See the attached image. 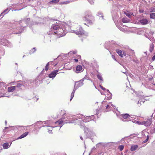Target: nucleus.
<instances>
[{
    "label": "nucleus",
    "instance_id": "nucleus-20",
    "mask_svg": "<svg viewBox=\"0 0 155 155\" xmlns=\"http://www.w3.org/2000/svg\"><path fill=\"white\" fill-rule=\"evenodd\" d=\"M43 122L44 123V124L45 125V126L46 127H50V125L52 124L50 120L45 121Z\"/></svg>",
    "mask_w": 155,
    "mask_h": 155
},
{
    "label": "nucleus",
    "instance_id": "nucleus-38",
    "mask_svg": "<svg viewBox=\"0 0 155 155\" xmlns=\"http://www.w3.org/2000/svg\"><path fill=\"white\" fill-rule=\"evenodd\" d=\"M124 148V146L123 145H120L118 147V148L120 150L122 151L123 150Z\"/></svg>",
    "mask_w": 155,
    "mask_h": 155
},
{
    "label": "nucleus",
    "instance_id": "nucleus-1",
    "mask_svg": "<svg viewBox=\"0 0 155 155\" xmlns=\"http://www.w3.org/2000/svg\"><path fill=\"white\" fill-rule=\"evenodd\" d=\"M80 116H76L75 117H72L71 118V117H67V120H64L65 119V118L63 117L61 119L62 120H61L58 121L56 122L55 123L56 124H58L59 125L62 124V125L60 126V129L62 127L63 125L67 123H74V121L77 120L78 118H81L83 120V121L86 122L89 121L91 120H93L94 121V115H91L89 116H87L86 117H83L81 115H80Z\"/></svg>",
    "mask_w": 155,
    "mask_h": 155
},
{
    "label": "nucleus",
    "instance_id": "nucleus-61",
    "mask_svg": "<svg viewBox=\"0 0 155 155\" xmlns=\"http://www.w3.org/2000/svg\"><path fill=\"white\" fill-rule=\"evenodd\" d=\"M145 36L147 38H148H148H149V37L147 36V35H145Z\"/></svg>",
    "mask_w": 155,
    "mask_h": 155
},
{
    "label": "nucleus",
    "instance_id": "nucleus-54",
    "mask_svg": "<svg viewBox=\"0 0 155 155\" xmlns=\"http://www.w3.org/2000/svg\"><path fill=\"white\" fill-rule=\"evenodd\" d=\"M48 66H46L45 67V70L46 71H47V70H48Z\"/></svg>",
    "mask_w": 155,
    "mask_h": 155
},
{
    "label": "nucleus",
    "instance_id": "nucleus-51",
    "mask_svg": "<svg viewBox=\"0 0 155 155\" xmlns=\"http://www.w3.org/2000/svg\"><path fill=\"white\" fill-rule=\"evenodd\" d=\"M148 39H149L151 41H152L153 40V38L152 37H149V38H148Z\"/></svg>",
    "mask_w": 155,
    "mask_h": 155
},
{
    "label": "nucleus",
    "instance_id": "nucleus-7",
    "mask_svg": "<svg viewBox=\"0 0 155 155\" xmlns=\"http://www.w3.org/2000/svg\"><path fill=\"white\" fill-rule=\"evenodd\" d=\"M143 138H145L147 137L146 139L143 142V143H146L149 140L150 135L149 133L145 130H143L142 133Z\"/></svg>",
    "mask_w": 155,
    "mask_h": 155
},
{
    "label": "nucleus",
    "instance_id": "nucleus-37",
    "mask_svg": "<svg viewBox=\"0 0 155 155\" xmlns=\"http://www.w3.org/2000/svg\"><path fill=\"white\" fill-rule=\"evenodd\" d=\"M111 43L112 44H113L116 47H117V46H118V45L117 44L116 42H114L113 41H112L111 42Z\"/></svg>",
    "mask_w": 155,
    "mask_h": 155
},
{
    "label": "nucleus",
    "instance_id": "nucleus-52",
    "mask_svg": "<svg viewBox=\"0 0 155 155\" xmlns=\"http://www.w3.org/2000/svg\"><path fill=\"white\" fill-rule=\"evenodd\" d=\"M36 51V49L35 48H33L32 49H31V51H32V53H33Z\"/></svg>",
    "mask_w": 155,
    "mask_h": 155
},
{
    "label": "nucleus",
    "instance_id": "nucleus-56",
    "mask_svg": "<svg viewBox=\"0 0 155 155\" xmlns=\"http://www.w3.org/2000/svg\"><path fill=\"white\" fill-rule=\"evenodd\" d=\"M74 60L75 62H77L78 61V60L77 59H74Z\"/></svg>",
    "mask_w": 155,
    "mask_h": 155
},
{
    "label": "nucleus",
    "instance_id": "nucleus-2",
    "mask_svg": "<svg viewBox=\"0 0 155 155\" xmlns=\"http://www.w3.org/2000/svg\"><path fill=\"white\" fill-rule=\"evenodd\" d=\"M70 27L68 25L65 23L60 24V26L57 31H52L51 34H56L59 35V37L65 35L68 32L70 31Z\"/></svg>",
    "mask_w": 155,
    "mask_h": 155
},
{
    "label": "nucleus",
    "instance_id": "nucleus-45",
    "mask_svg": "<svg viewBox=\"0 0 155 155\" xmlns=\"http://www.w3.org/2000/svg\"><path fill=\"white\" fill-rule=\"evenodd\" d=\"M41 122L40 121H38L35 124L36 125H37L38 126H39V125H38V124H41Z\"/></svg>",
    "mask_w": 155,
    "mask_h": 155
},
{
    "label": "nucleus",
    "instance_id": "nucleus-14",
    "mask_svg": "<svg viewBox=\"0 0 155 155\" xmlns=\"http://www.w3.org/2000/svg\"><path fill=\"white\" fill-rule=\"evenodd\" d=\"M76 53V52L75 51H71L69 53H68V54H63L61 55H59L58 57H60L61 56H62L63 57L64 56L65 57L66 56L67 57L68 55H70V56L71 54H75Z\"/></svg>",
    "mask_w": 155,
    "mask_h": 155
},
{
    "label": "nucleus",
    "instance_id": "nucleus-15",
    "mask_svg": "<svg viewBox=\"0 0 155 155\" xmlns=\"http://www.w3.org/2000/svg\"><path fill=\"white\" fill-rule=\"evenodd\" d=\"M140 22L141 24L146 25L148 23V21L146 19L143 18L140 20Z\"/></svg>",
    "mask_w": 155,
    "mask_h": 155
},
{
    "label": "nucleus",
    "instance_id": "nucleus-13",
    "mask_svg": "<svg viewBox=\"0 0 155 155\" xmlns=\"http://www.w3.org/2000/svg\"><path fill=\"white\" fill-rule=\"evenodd\" d=\"M58 71L57 70L52 71L49 74L48 77L50 78H54L56 76Z\"/></svg>",
    "mask_w": 155,
    "mask_h": 155
},
{
    "label": "nucleus",
    "instance_id": "nucleus-29",
    "mask_svg": "<svg viewBox=\"0 0 155 155\" xmlns=\"http://www.w3.org/2000/svg\"><path fill=\"white\" fill-rule=\"evenodd\" d=\"M8 8L6 9L1 14V15H0V17H1V16H3L5 14H6L7 13H8Z\"/></svg>",
    "mask_w": 155,
    "mask_h": 155
},
{
    "label": "nucleus",
    "instance_id": "nucleus-64",
    "mask_svg": "<svg viewBox=\"0 0 155 155\" xmlns=\"http://www.w3.org/2000/svg\"><path fill=\"white\" fill-rule=\"evenodd\" d=\"M44 71V69H43V70H42V71H41V74H43V72Z\"/></svg>",
    "mask_w": 155,
    "mask_h": 155
},
{
    "label": "nucleus",
    "instance_id": "nucleus-25",
    "mask_svg": "<svg viewBox=\"0 0 155 155\" xmlns=\"http://www.w3.org/2000/svg\"><path fill=\"white\" fill-rule=\"evenodd\" d=\"M106 109H111V108L113 107V105L111 103H109V104L106 106Z\"/></svg>",
    "mask_w": 155,
    "mask_h": 155
},
{
    "label": "nucleus",
    "instance_id": "nucleus-26",
    "mask_svg": "<svg viewBox=\"0 0 155 155\" xmlns=\"http://www.w3.org/2000/svg\"><path fill=\"white\" fill-rule=\"evenodd\" d=\"M97 16H99L100 17V19H103V13L101 12H98L97 14Z\"/></svg>",
    "mask_w": 155,
    "mask_h": 155
},
{
    "label": "nucleus",
    "instance_id": "nucleus-62",
    "mask_svg": "<svg viewBox=\"0 0 155 155\" xmlns=\"http://www.w3.org/2000/svg\"><path fill=\"white\" fill-rule=\"evenodd\" d=\"M154 131L155 132V125L153 127Z\"/></svg>",
    "mask_w": 155,
    "mask_h": 155
},
{
    "label": "nucleus",
    "instance_id": "nucleus-16",
    "mask_svg": "<svg viewBox=\"0 0 155 155\" xmlns=\"http://www.w3.org/2000/svg\"><path fill=\"white\" fill-rule=\"evenodd\" d=\"M82 67L81 65H78L76 67V72L77 73H79L80 72L82 71Z\"/></svg>",
    "mask_w": 155,
    "mask_h": 155
},
{
    "label": "nucleus",
    "instance_id": "nucleus-4",
    "mask_svg": "<svg viewBox=\"0 0 155 155\" xmlns=\"http://www.w3.org/2000/svg\"><path fill=\"white\" fill-rule=\"evenodd\" d=\"M85 78V77L78 81L75 82L73 90L71 94L70 101L72 100L74 97L75 92L77 88L83 85V82Z\"/></svg>",
    "mask_w": 155,
    "mask_h": 155
},
{
    "label": "nucleus",
    "instance_id": "nucleus-31",
    "mask_svg": "<svg viewBox=\"0 0 155 155\" xmlns=\"http://www.w3.org/2000/svg\"><path fill=\"white\" fill-rule=\"evenodd\" d=\"M150 18L155 19V13H151L150 14Z\"/></svg>",
    "mask_w": 155,
    "mask_h": 155
},
{
    "label": "nucleus",
    "instance_id": "nucleus-43",
    "mask_svg": "<svg viewBox=\"0 0 155 155\" xmlns=\"http://www.w3.org/2000/svg\"><path fill=\"white\" fill-rule=\"evenodd\" d=\"M84 132H85V133H88V128L86 127H84Z\"/></svg>",
    "mask_w": 155,
    "mask_h": 155
},
{
    "label": "nucleus",
    "instance_id": "nucleus-50",
    "mask_svg": "<svg viewBox=\"0 0 155 155\" xmlns=\"http://www.w3.org/2000/svg\"><path fill=\"white\" fill-rule=\"evenodd\" d=\"M48 132L49 133L51 134L52 133V129H51V130H50L49 129H48Z\"/></svg>",
    "mask_w": 155,
    "mask_h": 155
},
{
    "label": "nucleus",
    "instance_id": "nucleus-63",
    "mask_svg": "<svg viewBox=\"0 0 155 155\" xmlns=\"http://www.w3.org/2000/svg\"><path fill=\"white\" fill-rule=\"evenodd\" d=\"M152 78H149V79L150 81L152 79Z\"/></svg>",
    "mask_w": 155,
    "mask_h": 155
},
{
    "label": "nucleus",
    "instance_id": "nucleus-11",
    "mask_svg": "<svg viewBox=\"0 0 155 155\" xmlns=\"http://www.w3.org/2000/svg\"><path fill=\"white\" fill-rule=\"evenodd\" d=\"M59 26H60V24L58 25V24H57L56 25L53 24L51 26V32L50 33H48V34H51V33H52V31H55L56 30V31H57L58 28H59Z\"/></svg>",
    "mask_w": 155,
    "mask_h": 155
},
{
    "label": "nucleus",
    "instance_id": "nucleus-6",
    "mask_svg": "<svg viewBox=\"0 0 155 155\" xmlns=\"http://www.w3.org/2000/svg\"><path fill=\"white\" fill-rule=\"evenodd\" d=\"M24 127V126H23L17 125L15 126H10L9 127H5L3 130V131L4 132H6L5 130L7 129H8V131H10L11 130H16L17 129L21 130V128Z\"/></svg>",
    "mask_w": 155,
    "mask_h": 155
},
{
    "label": "nucleus",
    "instance_id": "nucleus-27",
    "mask_svg": "<svg viewBox=\"0 0 155 155\" xmlns=\"http://www.w3.org/2000/svg\"><path fill=\"white\" fill-rule=\"evenodd\" d=\"M154 49V45L153 44L150 45L149 51L151 53L152 52Z\"/></svg>",
    "mask_w": 155,
    "mask_h": 155
},
{
    "label": "nucleus",
    "instance_id": "nucleus-57",
    "mask_svg": "<svg viewBox=\"0 0 155 155\" xmlns=\"http://www.w3.org/2000/svg\"><path fill=\"white\" fill-rule=\"evenodd\" d=\"M50 64H51V65H53L54 64V63H53V61H51V62H50Z\"/></svg>",
    "mask_w": 155,
    "mask_h": 155
},
{
    "label": "nucleus",
    "instance_id": "nucleus-12",
    "mask_svg": "<svg viewBox=\"0 0 155 155\" xmlns=\"http://www.w3.org/2000/svg\"><path fill=\"white\" fill-rule=\"evenodd\" d=\"M152 119L151 118L148 119L146 121H143L142 122V124L145 126L147 127L150 126L152 123Z\"/></svg>",
    "mask_w": 155,
    "mask_h": 155
},
{
    "label": "nucleus",
    "instance_id": "nucleus-36",
    "mask_svg": "<svg viewBox=\"0 0 155 155\" xmlns=\"http://www.w3.org/2000/svg\"><path fill=\"white\" fill-rule=\"evenodd\" d=\"M124 13L125 14V15L129 18H131V15L133 14V13H130V14L128 13H127L126 12H125Z\"/></svg>",
    "mask_w": 155,
    "mask_h": 155
},
{
    "label": "nucleus",
    "instance_id": "nucleus-17",
    "mask_svg": "<svg viewBox=\"0 0 155 155\" xmlns=\"http://www.w3.org/2000/svg\"><path fill=\"white\" fill-rule=\"evenodd\" d=\"M11 143L9 145V143H4L3 145L2 146L3 147V148L4 149H8L11 146Z\"/></svg>",
    "mask_w": 155,
    "mask_h": 155
},
{
    "label": "nucleus",
    "instance_id": "nucleus-44",
    "mask_svg": "<svg viewBox=\"0 0 155 155\" xmlns=\"http://www.w3.org/2000/svg\"><path fill=\"white\" fill-rule=\"evenodd\" d=\"M136 136V134H131V135H130V138H132L134 137H135Z\"/></svg>",
    "mask_w": 155,
    "mask_h": 155
},
{
    "label": "nucleus",
    "instance_id": "nucleus-55",
    "mask_svg": "<svg viewBox=\"0 0 155 155\" xmlns=\"http://www.w3.org/2000/svg\"><path fill=\"white\" fill-rule=\"evenodd\" d=\"M153 66H150L149 68L151 69H152L153 68Z\"/></svg>",
    "mask_w": 155,
    "mask_h": 155
},
{
    "label": "nucleus",
    "instance_id": "nucleus-48",
    "mask_svg": "<svg viewBox=\"0 0 155 155\" xmlns=\"http://www.w3.org/2000/svg\"><path fill=\"white\" fill-rule=\"evenodd\" d=\"M100 87L101 88L102 90H104V91H105V90H106V89L105 88H104V87H103V86H102L101 85H100Z\"/></svg>",
    "mask_w": 155,
    "mask_h": 155
},
{
    "label": "nucleus",
    "instance_id": "nucleus-40",
    "mask_svg": "<svg viewBox=\"0 0 155 155\" xmlns=\"http://www.w3.org/2000/svg\"><path fill=\"white\" fill-rule=\"evenodd\" d=\"M123 55H124V56H126L127 55V51H123Z\"/></svg>",
    "mask_w": 155,
    "mask_h": 155
},
{
    "label": "nucleus",
    "instance_id": "nucleus-19",
    "mask_svg": "<svg viewBox=\"0 0 155 155\" xmlns=\"http://www.w3.org/2000/svg\"><path fill=\"white\" fill-rule=\"evenodd\" d=\"M28 134V132H26L25 133H24L23 134H22L17 139H19L22 138H23L25 137H26Z\"/></svg>",
    "mask_w": 155,
    "mask_h": 155
},
{
    "label": "nucleus",
    "instance_id": "nucleus-10",
    "mask_svg": "<svg viewBox=\"0 0 155 155\" xmlns=\"http://www.w3.org/2000/svg\"><path fill=\"white\" fill-rule=\"evenodd\" d=\"M77 28V30L74 31V32L77 35H81L84 34V31L81 26H79Z\"/></svg>",
    "mask_w": 155,
    "mask_h": 155
},
{
    "label": "nucleus",
    "instance_id": "nucleus-3",
    "mask_svg": "<svg viewBox=\"0 0 155 155\" xmlns=\"http://www.w3.org/2000/svg\"><path fill=\"white\" fill-rule=\"evenodd\" d=\"M30 18H24L23 19H22L19 21L18 22L20 24L22 22H23L22 24V25H23V26H21L20 28H17L16 30V31H14L13 33L14 34H18L19 33H21L22 31L23 30L24 28L26 25H25L23 24L24 23L26 24V26H27L28 24V22L30 21Z\"/></svg>",
    "mask_w": 155,
    "mask_h": 155
},
{
    "label": "nucleus",
    "instance_id": "nucleus-8",
    "mask_svg": "<svg viewBox=\"0 0 155 155\" xmlns=\"http://www.w3.org/2000/svg\"><path fill=\"white\" fill-rule=\"evenodd\" d=\"M0 43L4 46H10V43L7 40L5 39L3 37H1L0 38Z\"/></svg>",
    "mask_w": 155,
    "mask_h": 155
},
{
    "label": "nucleus",
    "instance_id": "nucleus-58",
    "mask_svg": "<svg viewBox=\"0 0 155 155\" xmlns=\"http://www.w3.org/2000/svg\"><path fill=\"white\" fill-rule=\"evenodd\" d=\"M80 137L81 139L83 140V139L82 137L81 136H80Z\"/></svg>",
    "mask_w": 155,
    "mask_h": 155
},
{
    "label": "nucleus",
    "instance_id": "nucleus-28",
    "mask_svg": "<svg viewBox=\"0 0 155 155\" xmlns=\"http://www.w3.org/2000/svg\"><path fill=\"white\" fill-rule=\"evenodd\" d=\"M130 20L126 17L123 18L122 19V21L123 23H127L129 22Z\"/></svg>",
    "mask_w": 155,
    "mask_h": 155
},
{
    "label": "nucleus",
    "instance_id": "nucleus-23",
    "mask_svg": "<svg viewBox=\"0 0 155 155\" xmlns=\"http://www.w3.org/2000/svg\"><path fill=\"white\" fill-rule=\"evenodd\" d=\"M116 52L118 54L121 58L123 57V54H122V51L121 50L118 49H116Z\"/></svg>",
    "mask_w": 155,
    "mask_h": 155
},
{
    "label": "nucleus",
    "instance_id": "nucleus-34",
    "mask_svg": "<svg viewBox=\"0 0 155 155\" xmlns=\"http://www.w3.org/2000/svg\"><path fill=\"white\" fill-rule=\"evenodd\" d=\"M150 12H155V8L154 7H151L149 9Z\"/></svg>",
    "mask_w": 155,
    "mask_h": 155
},
{
    "label": "nucleus",
    "instance_id": "nucleus-18",
    "mask_svg": "<svg viewBox=\"0 0 155 155\" xmlns=\"http://www.w3.org/2000/svg\"><path fill=\"white\" fill-rule=\"evenodd\" d=\"M16 87L15 86L9 87L8 89V91L9 92L14 91L15 90Z\"/></svg>",
    "mask_w": 155,
    "mask_h": 155
},
{
    "label": "nucleus",
    "instance_id": "nucleus-22",
    "mask_svg": "<svg viewBox=\"0 0 155 155\" xmlns=\"http://www.w3.org/2000/svg\"><path fill=\"white\" fill-rule=\"evenodd\" d=\"M134 54V52L133 50L130 49L127 50V55H133Z\"/></svg>",
    "mask_w": 155,
    "mask_h": 155
},
{
    "label": "nucleus",
    "instance_id": "nucleus-39",
    "mask_svg": "<svg viewBox=\"0 0 155 155\" xmlns=\"http://www.w3.org/2000/svg\"><path fill=\"white\" fill-rule=\"evenodd\" d=\"M60 113L61 115H65L66 114L65 111L64 110H61V111Z\"/></svg>",
    "mask_w": 155,
    "mask_h": 155
},
{
    "label": "nucleus",
    "instance_id": "nucleus-41",
    "mask_svg": "<svg viewBox=\"0 0 155 155\" xmlns=\"http://www.w3.org/2000/svg\"><path fill=\"white\" fill-rule=\"evenodd\" d=\"M96 115L97 116V117H98V114H100V109H97L96 110Z\"/></svg>",
    "mask_w": 155,
    "mask_h": 155
},
{
    "label": "nucleus",
    "instance_id": "nucleus-49",
    "mask_svg": "<svg viewBox=\"0 0 155 155\" xmlns=\"http://www.w3.org/2000/svg\"><path fill=\"white\" fill-rule=\"evenodd\" d=\"M89 2L91 5L94 3V2L92 0H89Z\"/></svg>",
    "mask_w": 155,
    "mask_h": 155
},
{
    "label": "nucleus",
    "instance_id": "nucleus-42",
    "mask_svg": "<svg viewBox=\"0 0 155 155\" xmlns=\"http://www.w3.org/2000/svg\"><path fill=\"white\" fill-rule=\"evenodd\" d=\"M103 143H98L97 144L96 146L97 147H99V146H103Z\"/></svg>",
    "mask_w": 155,
    "mask_h": 155
},
{
    "label": "nucleus",
    "instance_id": "nucleus-33",
    "mask_svg": "<svg viewBox=\"0 0 155 155\" xmlns=\"http://www.w3.org/2000/svg\"><path fill=\"white\" fill-rule=\"evenodd\" d=\"M18 81L20 82V83L17 84V87H21L23 84V82L21 81Z\"/></svg>",
    "mask_w": 155,
    "mask_h": 155
},
{
    "label": "nucleus",
    "instance_id": "nucleus-47",
    "mask_svg": "<svg viewBox=\"0 0 155 155\" xmlns=\"http://www.w3.org/2000/svg\"><path fill=\"white\" fill-rule=\"evenodd\" d=\"M106 90L110 94V96L109 97V98L110 99H111V97H112V94L111 93H110L109 90L106 89Z\"/></svg>",
    "mask_w": 155,
    "mask_h": 155
},
{
    "label": "nucleus",
    "instance_id": "nucleus-60",
    "mask_svg": "<svg viewBox=\"0 0 155 155\" xmlns=\"http://www.w3.org/2000/svg\"><path fill=\"white\" fill-rule=\"evenodd\" d=\"M109 43V42H106L105 43V46H106V45L108 44V43Z\"/></svg>",
    "mask_w": 155,
    "mask_h": 155
},
{
    "label": "nucleus",
    "instance_id": "nucleus-46",
    "mask_svg": "<svg viewBox=\"0 0 155 155\" xmlns=\"http://www.w3.org/2000/svg\"><path fill=\"white\" fill-rule=\"evenodd\" d=\"M142 102V101H138V103H137V104H138V105L139 106H140L141 105V103Z\"/></svg>",
    "mask_w": 155,
    "mask_h": 155
},
{
    "label": "nucleus",
    "instance_id": "nucleus-21",
    "mask_svg": "<svg viewBox=\"0 0 155 155\" xmlns=\"http://www.w3.org/2000/svg\"><path fill=\"white\" fill-rule=\"evenodd\" d=\"M60 0H52L48 2V4H56L58 2H59Z\"/></svg>",
    "mask_w": 155,
    "mask_h": 155
},
{
    "label": "nucleus",
    "instance_id": "nucleus-30",
    "mask_svg": "<svg viewBox=\"0 0 155 155\" xmlns=\"http://www.w3.org/2000/svg\"><path fill=\"white\" fill-rule=\"evenodd\" d=\"M70 2L68 1H65V2H60L59 4L60 5H62L64 4H67L70 3Z\"/></svg>",
    "mask_w": 155,
    "mask_h": 155
},
{
    "label": "nucleus",
    "instance_id": "nucleus-35",
    "mask_svg": "<svg viewBox=\"0 0 155 155\" xmlns=\"http://www.w3.org/2000/svg\"><path fill=\"white\" fill-rule=\"evenodd\" d=\"M110 143H113V142L103 143V146L105 147L108 146Z\"/></svg>",
    "mask_w": 155,
    "mask_h": 155
},
{
    "label": "nucleus",
    "instance_id": "nucleus-24",
    "mask_svg": "<svg viewBox=\"0 0 155 155\" xmlns=\"http://www.w3.org/2000/svg\"><path fill=\"white\" fill-rule=\"evenodd\" d=\"M138 146L137 145L132 146L130 148L131 151L135 150L138 148Z\"/></svg>",
    "mask_w": 155,
    "mask_h": 155
},
{
    "label": "nucleus",
    "instance_id": "nucleus-5",
    "mask_svg": "<svg viewBox=\"0 0 155 155\" xmlns=\"http://www.w3.org/2000/svg\"><path fill=\"white\" fill-rule=\"evenodd\" d=\"M94 19V17L92 16L91 12L88 11L86 12L85 14V16L83 18V19L87 21L90 23H92L91 21Z\"/></svg>",
    "mask_w": 155,
    "mask_h": 155
},
{
    "label": "nucleus",
    "instance_id": "nucleus-9",
    "mask_svg": "<svg viewBox=\"0 0 155 155\" xmlns=\"http://www.w3.org/2000/svg\"><path fill=\"white\" fill-rule=\"evenodd\" d=\"M119 117L123 121H126L125 119L129 118L130 120L131 121L132 119H130V115L127 114H122L119 116Z\"/></svg>",
    "mask_w": 155,
    "mask_h": 155
},
{
    "label": "nucleus",
    "instance_id": "nucleus-53",
    "mask_svg": "<svg viewBox=\"0 0 155 155\" xmlns=\"http://www.w3.org/2000/svg\"><path fill=\"white\" fill-rule=\"evenodd\" d=\"M112 58L115 61H117L115 58V56L114 55H112Z\"/></svg>",
    "mask_w": 155,
    "mask_h": 155
},
{
    "label": "nucleus",
    "instance_id": "nucleus-59",
    "mask_svg": "<svg viewBox=\"0 0 155 155\" xmlns=\"http://www.w3.org/2000/svg\"><path fill=\"white\" fill-rule=\"evenodd\" d=\"M50 62H48L46 64V66H49V64L50 63Z\"/></svg>",
    "mask_w": 155,
    "mask_h": 155
},
{
    "label": "nucleus",
    "instance_id": "nucleus-32",
    "mask_svg": "<svg viewBox=\"0 0 155 155\" xmlns=\"http://www.w3.org/2000/svg\"><path fill=\"white\" fill-rule=\"evenodd\" d=\"M97 78L101 81H103V79L102 77V76L101 74H97Z\"/></svg>",
    "mask_w": 155,
    "mask_h": 155
}]
</instances>
